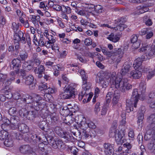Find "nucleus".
I'll list each match as a JSON object with an SVG mask.
<instances>
[{"mask_svg": "<svg viewBox=\"0 0 155 155\" xmlns=\"http://www.w3.org/2000/svg\"><path fill=\"white\" fill-rule=\"evenodd\" d=\"M97 83L101 84L103 88H106L110 83L111 86L117 89H119L122 92H125L132 88V86L128 83V79H121L117 75L115 72L108 73L104 76L101 74H98L96 78Z\"/></svg>", "mask_w": 155, "mask_h": 155, "instance_id": "f257e3e1", "label": "nucleus"}, {"mask_svg": "<svg viewBox=\"0 0 155 155\" xmlns=\"http://www.w3.org/2000/svg\"><path fill=\"white\" fill-rule=\"evenodd\" d=\"M31 97V100L32 101L33 97L34 101L31 104H30L29 106L31 108L36 110H39L40 109H42L45 104V103L42 102L43 101L42 100V98L39 95L36 94H33L32 97Z\"/></svg>", "mask_w": 155, "mask_h": 155, "instance_id": "f03ea898", "label": "nucleus"}, {"mask_svg": "<svg viewBox=\"0 0 155 155\" xmlns=\"http://www.w3.org/2000/svg\"><path fill=\"white\" fill-rule=\"evenodd\" d=\"M139 99V94L138 92L137 89L134 90L132 95L130 99L127 100L126 105L128 108H129L130 111L133 110V106L136 107L137 103Z\"/></svg>", "mask_w": 155, "mask_h": 155, "instance_id": "7ed1b4c3", "label": "nucleus"}, {"mask_svg": "<svg viewBox=\"0 0 155 155\" xmlns=\"http://www.w3.org/2000/svg\"><path fill=\"white\" fill-rule=\"evenodd\" d=\"M75 88L74 85L70 84L64 88V92L59 94V97L63 99H70L74 95Z\"/></svg>", "mask_w": 155, "mask_h": 155, "instance_id": "20e7f679", "label": "nucleus"}, {"mask_svg": "<svg viewBox=\"0 0 155 155\" xmlns=\"http://www.w3.org/2000/svg\"><path fill=\"white\" fill-rule=\"evenodd\" d=\"M86 119L85 118H84L82 121L81 122L79 125V127L81 129V131L82 132V134L85 137H87L90 135L91 137H95V134H91V133L93 134V131L95 132L94 130H91L89 133H88L86 130L88 128V125H87V122H86Z\"/></svg>", "mask_w": 155, "mask_h": 155, "instance_id": "39448f33", "label": "nucleus"}, {"mask_svg": "<svg viewBox=\"0 0 155 155\" xmlns=\"http://www.w3.org/2000/svg\"><path fill=\"white\" fill-rule=\"evenodd\" d=\"M32 97L27 94H23L22 95L21 100L17 101L16 102L17 107H22L25 106V103L30 104L32 102Z\"/></svg>", "mask_w": 155, "mask_h": 155, "instance_id": "423d86ee", "label": "nucleus"}, {"mask_svg": "<svg viewBox=\"0 0 155 155\" xmlns=\"http://www.w3.org/2000/svg\"><path fill=\"white\" fill-rule=\"evenodd\" d=\"M113 54L111 58L114 62L118 64L120 61L124 52L121 48L114 49L113 51Z\"/></svg>", "mask_w": 155, "mask_h": 155, "instance_id": "0eeeda50", "label": "nucleus"}, {"mask_svg": "<svg viewBox=\"0 0 155 155\" xmlns=\"http://www.w3.org/2000/svg\"><path fill=\"white\" fill-rule=\"evenodd\" d=\"M148 128L145 135L144 139L146 140L151 138L155 139V124H149Z\"/></svg>", "mask_w": 155, "mask_h": 155, "instance_id": "6e6552de", "label": "nucleus"}, {"mask_svg": "<svg viewBox=\"0 0 155 155\" xmlns=\"http://www.w3.org/2000/svg\"><path fill=\"white\" fill-rule=\"evenodd\" d=\"M55 132L61 137L64 138L66 142L70 141V138L72 136H70L68 134V133L63 131L62 129L59 127H55L54 129Z\"/></svg>", "mask_w": 155, "mask_h": 155, "instance_id": "1a4fd4ad", "label": "nucleus"}, {"mask_svg": "<svg viewBox=\"0 0 155 155\" xmlns=\"http://www.w3.org/2000/svg\"><path fill=\"white\" fill-rule=\"evenodd\" d=\"M140 51L143 52L146 56L151 57L155 55V48L151 46L150 45H147L140 48Z\"/></svg>", "mask_w": 155, "mask_h": 155, "instance_id": "9d476101", "label": "nucleus"}, {"mask_svg": "<svg viewBox=\"0 0 155 155\" xmlns=\"http://www.w3.org/2000/svg\"><path fill=\"white\" fill-rule=\"evenodd\" d=\"M105 155H112L114 153V145L108 143H105L103 145Z\"/></svg>", "mask_w": 155, "mask_h": 155, "instance_id": "9b49d317", "label": "nucleus"}, {"mask_svg": "<svg viewBox=\"0 0 155 155\" xmlns=\"http://www.w3.org/2000/svg\"><path fill=\"white\" fill-rule=\"evenodd\" d=\"M11 124V126L13 129H15L17 128L19 124L20 123V121L19 117L17 116H12L9 120H8Z\"/></svg>", "mask_w": 155, "mask_h": 155, "instance_id": "f8f14e48", "label": "nucleus"}, {"mask_svg": "<svg viewBox=\"0 0 155 155\" xmlns=\"http://www.w3.org/2000/svg\"><path fill=\"white\" fill-rule=\"evenodd\" d=\"M24 36V34L22 31H18L14 34V39L17 42L20 41L21 43L25 44L26 43L25 38Z\"/></svg>", "mask_w": 155, "mask_h": 155, "instance_id": "ddd939ff", "label": "nucleus"}, {"mask_svg": "<svg viewBox=\"0 0 155 155\" xmlns=\"http://www.w3.org/2000/svg\"><path fill=\"white\" fill-rule=\"evenodd\" d=\"M21 65L20 60L16 58L13 60L11 62L10 65L11 69L18 71Z\"/></svg>", "mask_w": 155, "mask_h": 155, "instance_id": "4468645a", "label": "nucleus"}, {"mask_svg": "<svg viewBox=\"0 0 155 155\" xmlns=\"http://www.w3.org/2000/svg\"><path fill=\"white\" fill-rule=\"evenodd\" d=\"M125 133L123 131H119L118 130L115 137V140L118 143L121 144L123 143V140L122 139Z\"/></svg>", "mask_w": 155, "mask_h": 155, "instance_id": "2eb2a0df", "label": "nucleus"}, {"mask_svg": "<svg viewBox=\"0 0 155 155\" xmlns=\"http://www.w3.org/2000/svg\"><path fill=\"white\" fill-rule=\"evenodd\" d=\"M130 78L136 79L139 78L141 76L142 73L141 71L135 69L130 72Z\"/></svg>", "mask_w": 155, "mask_h": 155, "instance_id": "dca6fc26", "label": "nucleus"}, {"mask_svg": "<svg viewBox=\"0 0 155 155\" xmlns=\"http://www.w3.org/2000/svg\"><path fill=\"white\" fill-rule=\"evenodd\" d=\"M34 64L30 62L29 61H25L22 65V68L26 71H28L32 68Z\"/></svg>", "mask_w": 155, "mask_h": 155, "instance_id": "f3484780", "label": "nucleus"}, {"mask_svg": "<svg viewBox=\"0 0 155 155\" xmlns=\"http://www.w3.org/2000/svg\"><path fill=\"white\" fill-rule=\"evenodd\" d=\"M35 110V111L33 110L28 111V113L26 116V117L29 120H33L36 117L38 110Z\"/></svg>", "mask_w": 155, "mask_h": 155, "instance_id": "a211bd4d", "label": "nucleus"}, {"mask_svg": "<svg viewBox=\"0 0 155 155\" xmlns=\"http://www.w3.org/2000/svg\"><path fill=\"white\" fill-rule=\"evenodd\" d=\"M38 54L37 53H33L32 55L31 59L29 61L31 63L35 64L36 65H40L41 62L38 58Z\"/></svg>", "mask_w": 155, "mask_h": 155, "instance_id": "6ab92c4d", "label": "nucleus"}, {"mask_svg": "<svg viewBox=\"0 0 155 155\" xmlns=\"http://www.w3.org/2000/svg\"><path fill=\"white\" fill-rule=\"evenodd\" d=\"M144 56H142L141 58H137L134 61L133 64V67L135 69L140 68L143 61V59Z\"/></svg>", "mask_w": 155, "mask_h": 155, "instance_id": "aec40b11", "label": "nucleus"}, {"mask_svg": "<svg viewBox=\"0 0 155 155\" xmlns=\"http://www.w3.org/2000/svg\"><path fill=\"white\" fill-rule=\"evenodd\" d=\"M31 148L28 145H24L21 146L20 147V151L22 153H28L31 151Z\"/></svg>", "mask_w": 155, "mask_h": 155, "instance_id": "412c9836", "label": "nucleus"}, {"mask_svg": "<svg viewBox=\"0 0 155 155\" xmlns=\"http://www.w3.org/2000/svg\"><path fill=\"white\" fill-rule=\"evenodd\" d=\"M119 91L118 90H116L114 92L112 101V103L114 105H115L118 103L120 96Z\"/></svg>", "mask_w": 155, "mask_h": 155, "instance_id": "4be33fe9", "label": "nucleus"}, {"mask_svg": "<svg viewBox=\"0 0 155 155\" xmlns=\"http://www.w3.org/2000/svg\"><path fill=\"white\" fill-rule=\"evenodd\" d=\"M17 128L23 134L27 133L28 131V127L25 124H20L18 127Z\"/></svg>", "mask_w": 155, "mask_h": 155, "instance_id": "5701e85b", "label": "nucleus"}, {"mask_svg": "<svg viewBox=\"0 0 155 155\" xmlns=\"http://www.w3.org/2000/svg\"><path fill=\"white\" fill-rule=\"evenodd\" d=\"M54 74L56 76H58L59 74V71L64 70V68L62 66H61L59 65H56V66H53Z\"/></svg>", "mask_w": 155, "mask_h": 155, "instance_id": "b1692460", "label": "nucleus"}, {"mask_svg": "<svg viewBox=\"0 0 155 155\" xmlns=\"http://www.w3.org/2000/svg\"><path fill=\"white\" fill-rule=\"evenodd\" d=\"M45 69L44 66L41 65H38L37 67H35L34 71L35 73L38 74H42L45 71Z\"/></svg>", "mask_w": 155, "mask_h": 155, "instance_id": "393cba45", "label": "nucleus"}, {"mask_svg": "<svg viewBox=\"0 0 155 155\" xmlns=\"http://www.w3.org/2000/svg\"><path fill=\"white\" fill-rule=\"evenodd\" d=\"M91 86V83L89 81L85 83L82 84V87L83 90H85L86 92H88V94H89L90 92L89 89Z\"/></svg>", "mask_w": 155, "mask_h": 155, "instance_id": "a878e982", "label": "nucleus"}, {"mask_svg": "<svg viewBox=\"0 0 155 155\" xmlns=\"http://www.w3.org/2000/svg\"><path fill=\"white\" fill-rule=\"evenodd\" d=\"M150 139L151 141L148 144L147 147L151 152L155 153V139L152 138Z\"/></svg>", "mask_w": 155, "mask_h": 155, "instance_id": "bb28decb", "label": "nucleus"}, {"mask_svg": "<svg viewBox=\"0 0 155 155\" xmlns=\"http://www.w3.org/2000/svg\"><path fill=\"white\" fill-rule=\"evenodd\" d=\"M25 80V83L26 85H30L31 84L33 83L34 81L33 76L31 75H29L24 78Z\"/></svg>", "mask_w": 155, "mask_h": 155, "instance_id": "cd10ccee", "label": "nucleus"}, {"mask_svg": "<svg viewBox=\"0 0 155 155\" xmlns=\"http://www.w3.org/2000/svg\"><path fill=\"white\" fill-rule=\"evenodd\" d=\"M55 92V90L54 89L50 87L47 88V89L45 91V94L44 95V98L45 99L46 101H48V100L46 99V97H47L48 95L49 97L50 96V94L54 93Z\"/></svg>", "mask_w": 155, "mask_h": 155, "instance_id": "c85d7f7f", "label": "nucleus"}, {"mask_svg": "<svg viewBox=\"0 0 155 155\" xmlns=\"http://www.w3.org/2000/svg\"><path fill=\"white\" fill-rule=\"evenodd\" d=\"M45 145L44 143H40L38 146H37V145H36L32 147V149H34L35 151H37L39 149L41 151L44 152L45 150Z\"/></svg>", "mask_w": 155, "mask_h": 155, "instance_id": "c756f323", "label": "nucleus"}, {"mask_svg": "<svg viewBox=\"0 0 155 155\" xmlns=\"http://www.w3.org/2000/svg\"><path fill=\"white\" fill-rule=\"evenodd\" d=\"M130 67L129 64L124 65V68H122L121 70V75H124L128 72L130 70Z\"/></svg>", "mask_w": 155, "mask_h": 155, "instance_id": "7c9ffc66", "label": "nucleus"}, {"mask_svg": "<svg viewBox=\"0 0 155 155\" xmlns=\"http://www.w3.org/2000/svg\"><path fill=\"white\" fill-rule=\"evenodd\" d=\"M19 57L21 61H25L28 57V53L25 51H21L20 52Z\"/></svg>", "mask_w": 155, "mask_h": 155, "instance_id": "2f4dec72", "label": "nucleus"}, {"mask_svg": "<svg viewBox=\"0 0 155 155\" xmlns=\"http://www.w3.org/2000/svg\"><path fill=\"white\" fill-rule=\"evenodd\" d=\"M8 133L7 131L1 130L0 131V140H3L8 138Z\"/></svg>", "mask_w": 155, "mask_h": 155, "instance_id": "473e14b6", "label": "nucleus"}, {"mask_svg": "<svg viewBox=\"0 0 155 155\" xmlns=\"http://www.w3.org/2000/svg\"><path fill=\"white\" fill-rule=\"evenodd\" d=\"M31 143L34 144L37 143L40 140V138L38 137L37 135L34 134L31 137Z\"/></svg>", "mask_w": 155, "mask_h": 155, "instance_id": "72a5a7b5", "label": "nucleus"}, {"mask_svg": "<svg viewBox=\"0 0 155 155\" xmlns=\"http://www.w3.org/2000/svg\"><path fill=\"white\" fill-rule=\"evenodd\" d=\"M4 145L7 147H12L13 146V141L11 138H6L4 142Z\"/></svg>", "mask_w": 155, "mask_h": 155, "instance_id": "f704fd0d", "label": "nucleus"}, {"mask_svg": "<svg viewBox=\"0 0 155 155\" xmlns=\"http://www.w3.org/2000/svg\"><path fill=\"white\" fill-rule=\"evenodd\" d=\"M107 38L114 42H116L119 40V38L116 35H114V34L113 33L111 34L107 37Z\"/></svg>", "mask_w": 155, "mask_h": 155, "instance_id": "c9c22d12", "label": "nucleus"}, {"mask_svg": "<svg viewBox=\"0 0 155 155\" xmlns=\"http://www.w3.org/2000/svg\"><path fill=\"white\" fill-rule=\"evenodd\" d=\"M127 26L124 24L120 23L119 25H118L116 27L114 28V29L115 30H119L120 31H122L124 30L125 28H126Z\"/></svg>", "mask_w": 155, "mask_h": 155, "instance_id": "e433bc0d", "label": "nucleus"}, {"mask_svg": "<svg viewBox=\"0 0 155 155\" xmlns=\"http://www.w3.org/2000/svg\"><path fill=\"white\" fill-rule=\"evenodd\" d=\"M146 86L145 83L144 82H141L139 85V91L141 93H144L146 89Z\"/></svg>", "mask_w": 155, "mask_h": 155, "instance_id": "4c0bfd02", "label": "nucleus"}, {"mask_svg": "<svg viewBox=\"0 0 155 155\" xmlns=\"http://www.w3.org/2000/svg\"><path fill=\"white\" fill-rule=\"evenodd\" d=\"M148 73L147 74V79L149 80L155 74V71L150 69H148Z\"/></svg>", "mask_w": 155, "mask_h": 155, "instance_id": "58836bf2", "label": "nucleus"}, {"mask_svg": "<svg viewBox=\"0 0 155 155\" xmlns=\"http://www.w3.org/2000/svg\"><path fill=\"white\" fill-rule=\"evenodd\" d=\"M85 8L87 11L89 13H91L92 11L94 10L95 6L93 4H86Z\"/></svg>", "mask_w": 155, "mask_h": 155, "instance_id": "ea45409f", "label": "nucleus"}, {"mask_svg": "<svg viewBox=\"0 0 155 155\" xmlns=\"http://www.w3.org/2000/svg\"><path fill=\"white\" fill-rule=\"evenodd\" d=\"M8 113L11 116H16V115L17 114L16 108L15 107L10 108L8 110Z\"/></svg>", "mask_w": 155, "mask_h": 155, "instance_id": "a19ab883", "label": "nucleus"}, {"mask_svg": "<svg viewBox=\"0 0 155 155\" xmlns=\"http://www.w3.org/2000/svg\"><path fill=\"white\" fill-rule=\"evenodd\" d=\"M89 94L88 92H86L85 90H82L81 92L79 94L78 97L79 100H81L83 98L85 97H87Z\"/></svg>", "mask_w": 155, "mask_h": 155, "instance_id": "79ce46f5", "label": "nucleus"}, {"mask_svg": "<svg viewBox=\"0 0 155 155\" xmlns=\"http://www.w3.org/2000/svg\"><path fill=\"white\" fill-rule=\"evenodd\" d=\"M150 124H155V114L150 115L148 118Z\"/></svg>", "mask_w": 155, "mask_h": 155, "instance_id": "37998d69", "label": "nucleus"}, {"mask_svg": "<svg viewBox=\"0 0 155 155\" xmlns=\"http://www.w3.org/2000/svg\"><path fill=\"white\" fill-rule=\"evenodd\" d=\"M94 10L97 14H100L102 13L104 11L103 7L99 5L95 6Z\"/></svg>", "mask_w": 155, "mask_h": 155, "instance_id": "c03bdc74", "label": "nucleus"}, {"mask_svg": "<svg viewBox=\"0 0 155 155\" xmlns=\"http://www.w3.org/2000/svg\"><path fill=\"white\" fill-rule=\"evenodd\" d=\"M145 108L144 107H141L140 109L139 110L138 117L143 119V114L145 111Z\"/></svg>", "mask_w": 155, "mask_h": 155, "instance_id": "a18cd8bd", "label": "nucleus"}, {"mask_svg": "<svg viewBox=\"0 0 155 155\" xmlns=\"http://www.w3.org/2000/svg\"><path fill=\"white\" fill-rule=\"evenodd\" d=\"M14 71L11 72L10 73V79L9 80L11 81H14L16 75L18 74V71L17 70H14Z\"/></svg>", "mask_w": 155, "mask_h": 155, "instance_id": "49530a36", "label": "nucleus"}, {"mask_svg": "<svg viewBox=\"0 0 155 155\" xmlns=\"http://www.w3.org/2000/svg\"><path fill=\"white\" fill-rule=\"evenodd\" d=\"M141 43V41L139 40L137 41L132 43V48L134 49H137L140 47Z\"/></svg>", "mask_w": 155, "mask_h": 155, "instance_id": "de8ad7c7", "label": "nucleus"}, {"mask_svg": "<svg viewBox=\"0 0 155 155\" xmlns=\"http://www.w3.org/2000/svg\"><path fill=\"white\" fill-rule=\"evenodd\" d=\"M45 38L44 37L43 34H41L40 36V38L38 40V44L40 46H44L45 42L44 40Z\"/></svg>", "mask_w": 155, "mask_h": 155, "instance_id": "09e8293b", "label": "nucleus"}, {"mask_svg": "<svg viewBox=\"0 0 155 155\" xmlns=\"http://www.w3.org/2000/svg\"><path fill=\"white\" fill-rule=\"evenodd\" d=\"M28 111L25 108H22L19 111V114L21 117H26Z\"/></svg>", "mask_w": 155, "mask_h": 155, "instance_id": "8fccbe9b", "label": "nucleus"}, {"mask_svg": "<svg viewBox=\"0 0 155 155\" xmlns=\"http://www.w3.org/2000/svg\"><path fill=\"white\" fill-rule=\"evenodd\" d=\"M117 130H117L115 128H111L109 131V136L111 137H115L116 134Z\"/></svg>", "mask_w": 155, "mask_h": 155, "instance_id": "3c124183", "label": "nucleus"}, {"mask_svg": "<svg viewBox=\"0 0 155 155\" xmlns=\"http://www.w3.org/2000/svg\"><path fill=\"white\" fill-rule=\"evenodd\" d=\"M68 111L69 110L68 109V108L65 107V109H64L63 108L60 110V113L63 116H66L68 115Z\"/></svg>", "mask_w": 155, "mask_h": 155, "instance_id": "603ef678", "label": "nucleus"}, {"mask_svg": "<svg viewBox=\"0 0 155 155\" xmlns=\"http://www.w3.org/2000/svg\"><path fill=\"white\" fill-rule=\"evenodd\" d=\"M47 39L48 40V41L50 42V43L53 44L56 41V38L54 36H53L52 35H48Z\"/></svg>", "mask_w": 155, "mask_h": 155, "instance_id": "864d4df0", "label": "nucleus"}, {"mask_svg": "<svg viewBox=\"0 0 155 155\" xmlns=\"http://www.w3.org/2000/svg\"><path fill=\"white\" fill-rule=\"evenodd\" d=\"M100 103L97 102L96 103L94 108V112L96 114H98L100 111Z\"/></svg>", "mask_w": 155, "mask_h": 155, "instance_id": "5fc2aeb1", "label": "nucleus"}, {"mask_svg": "<svg viewBox=\"0 0 155 155\" xmlns=\"http://www.w3.org/2000/svg\"><path fill=\"white\" fill-rule=\"evenodd\" d=\"M0 91L2 93H4V95L5 96H11V97H12V95L11 92L8 91L7 90H5V89H2L0 90Z\"/></svg>", "mask_w": 155, "mask_h": 155, "instance_id": "6e6d98bb", "label": "nucleus"}, {"mask_svg": "<svg viewBox=\"0 0 155 155\" xmlns=\"http://www.w3.org/2000/svg\"><path fill=\"white\" fill-rule=\"evenodd\" d=\"M134 133L133 129L130 128L128 132V136L129 137L132 139V140L134 138Z\"/></svg>", "mask_w": 155, "mask_h": 155, "instance_id": "4d7b16f0", "label": "nucleus"}, {"mask_svg": "<svg viewBox=\"0 0 155 155\" xmlns=\"http://www.w3.org/2000/svg\"><path fill=\"white\" fill-rule=\"evenodd\" d=\"M12 136L15 137L18 140H21L23 138V135L19 133H14V135H12Z\"/></svg>", "mask_w": 155, "mask_h": 155, "instance_id": "13d9d810", "label": "nucleus"}, {"mask_svg": "<svg viewBox=\"0 0 155 155\" xmlns=\"http://www.w3.org/2000/svg\"><path fill=\"white\" fill-rule=\"evenodd\" d=\"M150 29L149 28H144L142 29L141 31L139 32V34L141 35H143L149 32Z\"/></svg>", "mask_w": 155, "mask_h": 155, "instance_id": "bf43d9fd", "label": "nucleus"}, {"mask_svg": "<svg viewBox=\"0 0 155 155\" xmlns=\"http://www.w3.org/2000/svg\"><path fill=\"white\" fill-rule=\"evenodd\" d=\"M136 12V13L138 14H140L144 13V12L143 11L142 6H138L137 7Z\"/></svg>", "mask_w": 155, "mask_h": 155, "instance_id": "052dcab7", "label": "nucleus"}, {"mask_svg": "<svg viewBox=\"0 0 155 155\" xmlns=\"http://www.w3.org/2000/svg\"><path fill=\"white\" fill-rule=\"evenodd\" d=\"M51 48L52 50H54L56 52L59 51V47L57 44L54 43L52 45Z\"/></svg>", "mask_w": 155, "mask_h": 155, "instance_id": "680f3d73", "label": "nucleus"}, {"mask_svg": "<svg viewBox=\"0 0 155 155\" xmlns=\"http://www.w3.org/2000/svg\"><path fill=\"white\" fill-rule=\"evenodd\" d=\"M51 124L52 125H54L58 123V118L55 116H53L51 118Z\"/></svg>", "mask_w": 155, "mask_h": 155, "instance_id": "e2e57ef3", "label": "nucleus"}, {"mask_svg": "<svg viewBox=\"0 0 155 155\" xmlns=\"http://www.w3.org/2000/svg\"><path fill=\"white\" fill-rule=\"evenodd\" d=\"M56 143L58 146V148H61L64 145V143L60 139H56Z\"/></svg>", "mask_w": 155, "mask_h": 155, "instance_id": "0e129e2a", "label": "nucleus"}, {"mask_svg": "<svg viewBox=\"0 0 155 155\" xmlns=\"http://www.w3.org/2000/svg\"><path fill=\"white\" fill-rule=\"evenodd\" d=\"M20 48V47L19 45V43H17V44L15 45V49H14V51H15V53H14L15 55H18V53L19 52V50Z\"/></svg>", "mask_w": 155, "mask_h": 155, "instance_id": "69168bd1", "label": "nucleus"}, {"mask_svg": "<svg viewBox=\"0 0 155 155\" xmlns=\"http://www.w3.org/2000/svg\"><path fill=\"white\" fill-rule=\"evenodd\" d=\"M139 39H138V36L136 35H132L131 37L130 40L131 43H133L137 41Z\"/></svg>", "mask_w": 155, "mask_h": 155, "instance_id": "338daca9", "label": "nucleus"}, {"mask_svg": "<svg viewBox=\"0 0 155 155\" xmlns=\"http://www.w3.org/2000/svg\"><path fill=\"white\" fill-rule=\"evenodd\" d=\"M7 75L6 74H3L0 73V82H3L7 78Z\"/></svg>", "mask_w": 155, "mask_h": 155, "instance_id": "774afa93", "label": "nucleus"}]
</instances>
